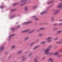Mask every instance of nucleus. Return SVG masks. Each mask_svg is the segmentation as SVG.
<instances>
[{"instance_id": "f257e3e1", "label": "nucleus", "mask_w": 62, "mask_h": 62, "mask_svg": "<svg viewBox=\"0 0 62 62\" xmlns=\"http://www.w3.org/2000/svg\"><path fill=\"white\" fill-rule=\"evenodd\" d=\"M51 47V46H49L48 48L46 49L44 51V53L46 55H52L53 54V53H49V51L50 50V48Z\"/></svg>"}, {"instance_id": "f03ea898", "label": "nucleus", "mask_w": 62, "mask_h": 62, "mask_svg": "<svg viewBox=\"0 0 62 62\" xmlns=\"http://www.w3.org/2000/svg\"><path fill=\"white\" fill-rule=\"evenodd\" d=\"M51 39H52V37H49L47 38L46 39L47 40H49L47 41V42H51V40H52Z\"/></svg>"}, {"instance_id": "7ed1b4c3", "label": "nucleus", "mask_w": 62, "mask_h": 62, "mask_svg": "<svg viewBox=\"0 0 62 62\" xmlns=\"http://www.w3.org/2000/svg\"><path fill=\"white\" fill-rule=\"evenodd\" d=\"M57 8H62V2L60 3L57 7Z\"/></svg>"}, {"instance_id": "20e7f679", "label": "nucleus", "mask_w": 62, "mask_h": 62, "mask_svg": "<svg viewBox=\"0 0 62 62\" xmlns=\"http://www.w3.org/2000/svg\"><path fill=\"white\" fill-rule=\"evenodd\" d=\"M59 54L58 52H55L53 54V55H57Z\"/></svg>"}, {"instance_id": "39448f33", "label": "nucleus", "mask_w": 62, "mask_h": 62, "mask_svg": "<svg viewBox=\"0 0 62 62\" xmlns=\"http://www.w3.org/2000/svg\"><path fill=\"white\" fill-rule=\"evenodd\" d=\"M30 31V29H28L24 31H23V32H28V31Z\"/></svg>"}, {"instance_id": "423d86ee", "label": "nucleus", "mask_w": 62, "mask_h": 62, "mask_svg": "<svg viewBox=\"0 0 62 62\" xmlns=\"http://www.w3.org/2000/svg\"><path fill=\"white\" fill-rule=\"evenodd\" d=\"M46 12H47V11H44L41 13L40 14H41V15H42L45 14V13H46Z\"/></svg>"}, {"instance_id": "0eeeda50", "label": "nucleus", "mask_w": 62, "mask_h": 62, "mask_svg": "<svg viewBox=\"0 0 62 62\" xmlns=\"http://www.w3.org/2000/svg\"><path fill=\"white\" fill-rule=\"evenodd\" d=\"M59 10H58L56 11H54V14H56L57 13H58V12H59Z\"/></svg>"}, {"instance_id": "6e6552de", "label": "nucleus", "mask_w": 62, "mask_h": 62, "mask_svg": "<svg viewBox=\"0 0 62 62\" xmlns=\"http://www.w3.org/2000/svg\"><path fill=\"white\" fill-rule=\"evenodd\" d=\"M32 22L31 21H30L28 22H26L24 23V24H28V23H31Z\"/></svg>"}, {"instance_id": "1a4fd4ad", "label": "nucleus", "mask_w": 62, "mask_h": 62, "mask_svg": "<svg viewBox=\"0 0 62 62\" xmlns=\"http://www.w3.org/2000/svg\"><path fill=\"white\" fill-rule=\"evenodd\" d=\"M57 43H62V39L61 40V41L57 42H56Z\"/></svg>"}, {"instance_id": "9d476101", "label": "nucleus", "mask_w": 62, "mask_h": 62, "mask_svg": "<svg viewBox=\"0 0 62 62\" xmlns=\"http://www.w3.org/2000/svg\"><path fill=\"white\" fill-rule=\"evenodd\" d=\"M52 60H53V59L52 58H49L48 59V61H52Z\"/></svg>"}, {"instance_id": "9b49d317", "label": "nucleus", "mask_w": 62, "mask_h": 62, "mask_svg": "<svg viewBox=\"0 0 62 62\" xmlns=\"http://www.w3.org/2000/svg\"><path fill=\"white\" fill-rule=\"evenodd\" d=\"M4 49V46H2L1 47V48H0V49L1 50H3Z\"/></svg>"}, {"instance_id": "f8f14e48", "label": "nucleus", "mask_w": 62, "mask_h": 62, "mask_svg": "<svg viewBox=\"0 0 62 62\" xmlns=\"http://www.w3.org/2000/svg\"><path fill=\"white\" fill-rule=\"evenodd\" d=\"M38 47H39V46H37L33 48V49L35 50V49H37V48H38Z\"/></svg>"}, {"instance_id": "ddd939ff", "label": "nucleus", "mask_w": 62, "mask_h": 62, "mask_svg": "<svg viewBox=\"0 0 62 62\" xmlns=\"http://www.w3.org/2000/svg\"><path fill=\"white\" fill-rule=\"evenodd\" d=\"M54 17H53L51 18V21L53 22V21L54 20Z\"/></svg>"}, {"instance_id": "4468645a", "label": "nucleus", "mask_w": 62, "mask_h": 62, "mask_svg": "<svg viewBox=\"0 0 62 62\" xmlns=\"http://www.w3.org/2000/svg\"><path fill=\"white\" fill-rule=\"evenodd\" d=\"M46 41H44L43 42H42L41 43V44H44L45 43H46Z\"/></svg>"}, {"instance_id": "2eb2a0df", "label": "nucleus", "mask_w": 62, "mask_h": 62, "mask_svg": "<svg viewBox=\"0 0 62 62\" xmlns=\"http://www.w3.org/2000/svg\"><path fill=\"white\" fill-rule=\"evenodd\" d=\"M26 1V0H21L20 1V2H24V1Z\"/></svg>"}, {"instance_id": "dca6fc26", "label": "nucleus", "mask_w": 62, "mask_h": 62, "mask_svg": "<svg viewBox=\"0 0 62 62\" xmlns=\"http://www.w3.org/2000/svg\"><path fill=\"white\" fill-rule=\"evenodd\" d=\"M15 45L13 46L12 47V49H14V48H15Z\"/></svg>"}, {"instance_id": "f3484780", "label": "nucleus", "mask_w": 62, "mask_h": 62, "mask_svg": "<svg viewBox=\"0 0 62 62\" xmlns=\"http://www.w3.org/2000/svg\"><path fill=\"white\" fill-rule=\"evenodd\" d=\"M25 10H28V8H27V7H26L25 8Z\"/></svg>"}, {"instance_id": "a211bd4d", "label": "nucleus", "mask_w": 62, "mask_h": 62, "mask_svg": "<svg viewBox=\"0 0 62 62\" xmlns=\"http://www.w3.org/2000/svg\"><path fill=\"white\" fill-rule=\"evenodd\" d=\"M45 29V28H44L43 27V28H41L40 29V30H43V29Z\"/></svg>"}, {"instance_id": "6ab92c4d", "label": "nucleus", "mask_w": 62, "mask_h": 62, "mask_svg": "<svg viewBox=\"0 0 62 62\" xmlns=\"http://www.w3.org/2000/svg\"><path fill=\"white\" fill-rule=\"evenodd\" d=\"M62 31H57V33H61V32Z\"/></svg>"}, {"instance_id": "aec40b11", "label": "nucleus", "mask_w": 62, "mask_h": 62, "mask_svg": "<svg viewBox=\"0 0 62 62\" xmlns=\"http://www.w3.org/2000/svg\"><path fill=\"white\" fill-rule=\"evenodd\" d=\"M22 53V51H20L19 52H18L17 53V54H20V53Z\"/></svg>"}, {"instance_id": "412c9836", "label": "nucleus", "mask_w": 62, "mask_h": 62, "mask_svg": "<svg viewBox=\"0 0 62 62\" xmlns=\"http://www.w3.org/2000/svg\"><path fill=\"white\" fill-rule=\"evenodd\" d=\"M39 36H43V35L42 34H39Z\"/></svg>"}, {"instance_id": "4be33fe9", "label": "nucleus", "mask_w": 62, "mask_h": 62, "mask_svg": "<svg viewBox=\"0 0 62 62\" xmlns=\"http://www.w3.org/2000/svg\"><path fill=\"white\" fill-rule=\"evenodd\" d=\"M26 3H24L23 4H21L20 5V6H23V5H24V4H25Z\"/></svg>"}, {"instance_id": "5701e85b", "label": "nucleus", "mask_w": 62, "mask_h": 62, "mask_svg": "<svg viewBox=\"0 0 62 62\" xmlns=\"http://www.w3.org/2000/svg\"><path fill=\"white\" fill-rule=\"evenodd\" d=\"M29 38V37H27L26 38H25V40H27V39H28Z\"/></svg>"}, {"instance_id": "b1692460", "label": "nucleus", "mask_w": 62, "mask_h": 62, "mask_svg": "<svg viewBox=\"0 0 62 62\" xmlns=\"http://www.w3.org/2000/svg\"><path fill=\"white\" fill-rule=\"evenodd\" d=\"M58 39V38H57V37L56 38L54 39V40H56V39Z\"/></svg>"}, {"instance_id": "393cba45", "label": "nucleus", "mask_w": 62, "mask_h": 62, "mask_svg": "<svg viewBox=\"0 0 62 62\" xmlns=\"http://www.w3.org/2000/svg\"><path fill=\"white\" fill-rule=\"evenodd\" d=\"M52 3V2H49L47 3V4H51Z\"/></svg>"}, {"instance_id": "a878e982", "label": "nucleus", "mask_w": 62, "mask_h": 62, "mask_svg": "<svg viewBox=\"0 0 62 62\" xmlns=\"http://www.w3.org/2000/svg\"><path fill=\"white\" fill-rule=\"evenodd\" d=\"M58 25H62V23H59Z\"/></svg>"}, {"instance_id": "bb28decb", "label": "nucleus", "mask_w": 62, "mask_h": 62, "mask_svg": "<svg viewBox=\"0 0 62 62\" xmlns=\"http://www.w3.org/2000/svg\"><path fill=\"white\" fill-rule=\"evenodd\" d=\"M14 34H12V35L10 36L9 37L10 38V37H12V36H14Z\"/></svg>"}, {"instance_id": "cd10ccee", "label": "nucleus", "mask_w": 62, "mask_h": 62, "mask_svg": "<svg viewBox=\"0 0 62 62\" xmlns=\"http://www.w3.org/2000/svg\"><path fill=\"white\" fill-rule=\"evenodd\" d=\"M62 55H60L58 56V57H61Z\"/></svg>"}, {"instance_id": "c85d7f7f", "label": "nucleus", "mask_w": 62, "mask_h": 62, "mask_svg": "<svg viewBox=\"0 0 62 62\" xmlns=\"http://www.w3.org/2000/svg\"><path fill=\"white\" fill-rule=\"evenodd\" d=\"M34 31V30H33V31H31V32H29V34H30V33H32V32H33V31Z\"/></svg>"}, {"instance_id": "c756f323", "label": "nucleus", "mask_w": 62, "mask_h": 62, "mask_svg": "<svg viewBox=\"0 0 62 62\" xmlns=\"http://www.w3.org/2000/svg\"><path fill=\"white\" fill-rule=\"evenodd\" d=\"M57 25V24L56 23L54 24V25L55 26V25Z\"/></svg>"}, {"instance_id": "7c9ffc66", "label": "nucleus", "mask_w": 62, "mask_h": 62, "mask_svg": "<svg viewBox=\"0 0 62 62\" xmlns=\"http://www.w3.org/2000/svg\"><path fill=\"white\" fill-rule=\"evenodd\" d=\"M36 7H37L36 6H35V7H34L33 8V9H35V8H36Z\"/></svg>"}, {"instance_id": "2f4dec72", "label": "nucleus", "mask_w": 62, "mask_h": 62, "mask_svg": "<svg viewBox=\"0 0 62 62\" xmlns=\"http://www.w3.org/2000/svg\"><path fill=\"white\" fill-rule=\"evenodd\" d=\"M1 8H3V6H1Z\"/></svg>"}, {"instance_id": "473e14b6", "label": "nucleus", "mask_w": 62, "mask_h": 62, "mask_svg": "<svg viewBox=\"0 0 62 62\" xmlns=\"http://www.w3.org/2000/svg\"><path fill=\"white\" fill-rule=\"evenodd\" d=\"M32 44H33V43H31L30 45V46H31L32 45Z\"/></svg>"}, {"instance_id": "72a5a7b5", "label": "nucleus", "mask_w": 62, "mask_h": 62, "mask_svg": "<svg viewBox=\"0 0 62 62\" xmlns=\"http://www.w3.org/2000/svg\"><path fill=\"white\" fill-rule=\"evenodd\" d=\"M16 4H16V3L14 4L13 5V6H15V5H16Z\"/></svg>"}, {"instance_id": "f704fd0d", "label": "nucleus", "mask_w": 62, "mask_h": 62, "mask_svg": "<svg viewBox=\"0 0 62 62\" xmlns=\"http://www.w3.org/2000/svg\"><path fill=\"white\" fill-rule=\"evenodd\" d=\"M59 22H61V21H62V19L59 20Z\"/></svg>"}, {"instance_id": "c9c22d12", "label": "nucleus", "mask_w": 62, "mask_h": 62, "mask_svg": "<svg viewBox=\"0 0 62 62\" xmlns=\"http://www.w3.org/2000/svg\"><path fill=\"white\" fill-rule=\"evenodd\" d=\"M36 58H35V59H34V61H35V60H36Z\"/></svg>"}, {"instance_id": "e433bc0d", "label": "nucleus", "mask_w": 62, "mask_h": 62, "mask_svg": "<svg viewBox=\"0 0 62 62\" xmlns=\"http://www.w3.org/2000/svg\"><path fill=\"white\" fill-rule=\"evenodd\" d=\"M11 29L12 30H14V28H12Z\"/></svg>"}, {"instance_id": "4c0bfd02", "label": "nucleus", "mask_w": 62, "mask_h": 62, "mask_svg": "<svg viewBox=\"0 0 62 62\" xmlns=\"http://www.w3.org/2000/svg\"><path fill=\"white\" fill-rule=\"evenodd\" d=\"M35 20H38V18H35Z\"/></svg>"}, {"instance_id": "58836bf2", "label": "nucleus", "mask_w": 62, "mask_h": 62, "mask_svg": "<svg viewBox=\"0 0 62 62\" xmlns=\"http://www.w3.org/2000/svg\"><path fill=\"white\" fill-rule=\"evenodd\" d=\"M38 60H36L35 62H38Z\"/></svg>"}, {"instance_id": "ea45409f", "label": "nucleus", "mask_w": 62, "mask_h": 62, "mask_svg": "<svg viewBox=\"0 0 62 62\" xmlns=\"http://www.w3.org/2000/svg\"><path fill=\"white\" fill-rule=\"evenodd\" d=\"M54 61L53 60H52L51 61H50V62H53Z\"/></svg>"}, {"instance_id": "a19ab883", "label": "nucleus", "mask_w": 62, "mask_h": 62, "mask_svg": "<svg viewBox=\"0 0 62 62\" xmlns=\"http://www.w3.org/2000/svg\"><path fill=\"white\" fill-rule=\"evenodd\" d=\"M31 54H32V53H30V55H29V56H30V55H31Z\"/></svg>"}, {"instance_id": "79ce46f5", "label": "nucleus", "mask_w": 62, "mask_h": 62, "mask_svg": "<svg viewBox=\"0 0 62 62\" xmlns=\"http://www.w3.org/2000/svg\"><path fill=\"white\" fill-rule=\"evenodd\" d=\"M20 27V25H19L17 26V27Z\"/></svg>"}, {"instance_id": "37998d69", "label": "nucleus", "mask_w": 62, "mask_h": 62, "mask_svg": "<svg viewBox=\"0 0 62 62\" xmlns=\"http://www.w3.org/2000/svg\"><path fill=\"white\" fill-rule=\"evenodd\" d=\"M14 10H11V11H14Z\"/></svg>"}, {"instance_id": "c03bdc74", "label": "nucleus", "mask_w": 62, "mask_h": 62, "mask_svg": "<svg viewBox=\"0 0 62 62\" xmlns=\"http://www.w3.org/2000/svg\"><path fill=\"white\" fill-rule=\"evenodd\" d=\"M36 17V16H33V18H34V17Z\"/></svg>"}, {"instance_id": "a18cd8bd", "label": "nucleus", "mask_w": 62, "mask_h": 62, "mask_svg": "<svg viewBox=\"0 0 62 62\" xmlns=\"http://www.w3.org/2000/svg\"><path fill=\"white\" fill-rule=\"evenodd\" d=\"M56 30V28H55V30Z\"/></svg>"}, {"instance_id": "49530a36", "label": "nucleus", "mask_w": 62, "mask_h": 62, "mask_svg": "<svg viewBox=\"0 0 62 62\" xmlns=\"http://www.w3.org/2000/svg\"><path fill=\"white\" fill-rule=\"evenodd\" d=\"M61 52H62V50L61 51Z\"/></svg>"}, {"instance_id": "de8ad7c7", "label": "nucleus", "mask_w": 62, "mask_h": 62, "mask_svg": "<svg viewBox=\"0 0 62 62\" xmlns=\"http://www.w3.org/2000/svg\"><path fill=\"white\" fill-rule=\"evenodd\" d=\"M61 1H62V0H61Z\"/></svg>"}]
</instances>
